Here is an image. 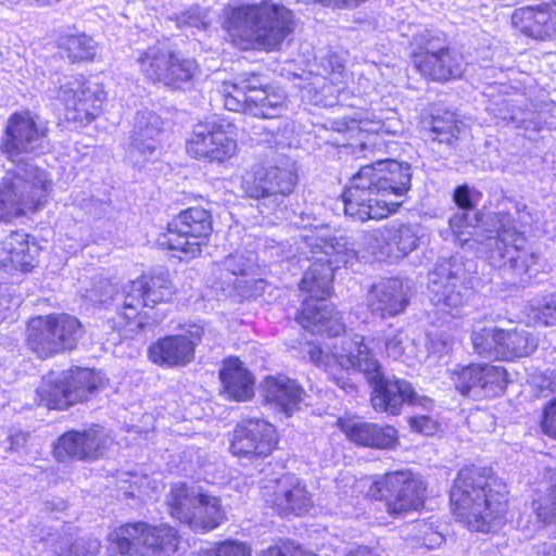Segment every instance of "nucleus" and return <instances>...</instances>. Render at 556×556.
<instances>
[{
  "mask_svg": "<svg viewBox=\"0 0 556 556\" xmlns=\"http://www.w3.org/2000/svg\"><path fill=\"white\" fill-rule=\"evenodd\" d=\"M303 254H312V265L304 274L300 290L308 295L303 301L296 320L312 333L337 337L344 331L342 318L326 298L331 292V281L336 269L352 265L357 252L349 247L348 240L333 236L325 225L314 226L301 235Z\"/></svg>",
  "mask_w": 556,
  "mask_h": 556,
  "instance_id": "f257e3e1",
  "label": "nucleus"
},
{
  "mask_svg": "<svg viewBox=\"0 0 556 556\" xmlns=\"http://www.w3.org/2000/svg\"><path fill=\"white\" fill-rule=\"evenodd\" d=\"M410 181L407 163L380 160L362 166L343 193L345 215L362 223L388 217L404 203Z\"/></svg>",
  "mask_w": 556,
  "mask_h": 556,
  "instance_id": "f03ea898",
  "label": "nucleus"
},
{
  "mask_svg": "<svg viewBox=\"0 0 556 556\" xmlns=\"http://www.w3.org/2000/svg\"><path fill=\"white\" fill-rule=\"evenodd\" d=\"M506 485L484 468L459 470L450 493L456 519L470 530L490 532L504 522Z\"/></svg>",
  "mask_w": 556,
  "mask_h": 556,
  "instance_id": "7ed1b4c3",
  "label": "nucleus"
},
{
  "mask_svg": "<svg viewBox=\"0 0 556 556\" xmlns=\"http://www.w3.org/2000/svg\"><path fill=\"white\" fill-rule=\"evenodd\" d=\"M223 27L241 50L278 51L292 33V13L283 5L262 1L229 10Z\"/></svg>",
  "mask_w": 556,
  "mask_h": 556,
  "instance_id": "20e7f679",
  "label": "nucleus"
},
{
  "mask_svg": "<svg viewBox=\"0 0 556 556\" xmlns=\"http://www.w3.org/2000/svg\"><path fill=\"white\" fill-rule=\"evenodd\" d=\"M496 237L485 242V257L490 265L503 271L514 285L522 283L538 271L539 255L529 247L527 238L509 213L495 216Z\"/></svg>",
  "mask_w": 556,
  "mask_h": 556,
  "instance_id": "39448f33",
  "label": "nucleus"
},
{
  "mask_svg": "<svg viewBox=\"0 0 556 556\" xmlns=\"http://www.w3.org/2000/svg\"><path fill=\"white\" fill-rule=\"evenodd\" d=\"M224 106L232 112H247L255 117L276 118L287 109L283 89L266 83L255 73H242L220 89Z\"/></svg>",
  "mask_w": 556,
  "mask_h": 556,
  "instance_id": "423d86ee",
  "label": "nucleus"
},
{
  "mask_svg": "<svg viewBox=\"0 0 556 556\" xmlns=\"http://www.w3.org/2000/svg\"><path fill=\"white\" fill-rule=\"evenodd\" d=\"M52 190V181L43 169L31 164L18 165L8 174L0 188V220L35 211L46 204Z\"/></svg>",
  "mask_w": 556,
  "mask_h": 556,
  "instance_id": "0eeeda50",
  "label": "nucleus"
},
{
  "mask_svg": "<svg viewBox=\"0 0 556 556\" xmlns=\"http://www.w3.org/2000/svg\"><path fill=\"white\" fill-rule=\"evenodd\" d=\"M166 502L169 514L194 531H212L226 518L219 497L184 483L172 486Z\"/></svg>",
  "mask_w": 556,
  "mask_h": 556,
  "instance_id": "6e6552de",
  "label": "nucleus"
},
{
  "mask_svg": "<svg viewBox=\"0 0 556 556\" xmlns=\"http://www.w3.org/2000/svg\"><path fill=\"white\" fill-rule=\"evenodd\" d=\"M103 382L100 372L76 368L65 372H50L37 389L39 404L50 409H64L89 400Z\"/></svg>",
  "mask_w": 556,
  "mask_h": 556,
  "instance_id": "1a4fd4ad",
  "label": "nucleus"
},
{
  "mask_svg": "<svg viewBox=\"0 0 556 556\" xmlns=\"http://www.w3.org/2000/svg\"><path fill=\"white\" fill-rule=\"evenodd\" d=\"M83 336L80 321L68 314L31 318L26 329L27 346L41 358L73 350Z\"/></svg>",
  "mask_w": 556,
  "mask_h": 556,
  "instance_id": "9d476101",
  "label": "nucleus"
},
{
  "mask_svg": "<svg viewBox=\"0 0 556 556\" xmlns=\"http://www.w3.org/2000/svg\"><path fill=\"white\" fill-rule=\"evenodd\" d=\"M212 231L211 213L202 207H190L168 224L160 243L175 252L180 261H190L201 255Z\"/></svg>",
  "mask_w": 556,
  "mask_h": 556,
  "instance_id": "9b49d317",
  "label": "nucleus"
},
{
  "mask_svg": "<svg viewBox=\"0 0 556 556\" xmlns=\"http://www.w3.org/2000/svg\"><path fill=\"white\" fill-rule=\"evenodd\" d=\"M336 343L332 349L330 345L323 346L309 345L307 353L311 361L332 374V370L340 368L342 370H355L362 372L366 379H372L377 376L380 363L372 354L371 350L361 334L344 336Z\"/></svg>",
  "mask_w": 556,
  "mask_h": 556,
  "instance_id": "f8f14e48",
  "label": "nucleus"
},
{
  "mask_svg": "<svg viewBox=\"0 0 556 556\" xmlns=\"http://www.w3.org/2000/svg\"><path fill=\"white\" fill-rule=\"evenodd\" d=\"M109 541L121 554L168 556L177 551L179 536L173 527L166 525L135 522L123 525L110 532Z\"/></svg>",
  "mask_w": 556,
  "mask_h": 556,
  "instance_id": "ddd939ff",
  "label": "nucleus"
},
{
  "mask_svg": "<svg viewBox=\"0 0 556 556\" xmlns=\"http://www.w3.org/2000/svg\"><path fill=\"white\" fill-rule=\"evenodd\" d=\"M465 269L457 257L438 264L429 274V300L438 312L457 316L468 303L470 289L465 282Z\"/></svg>",
  "mask_w": 556,
  "mask_h": 556,
  "instance_id": "4468645a",
  "label": "nucleus"
},
{
  "mask_svg": "<svg viewBox=\"0 0 556 556\" xmlns=\"http://www.w3.org/2000/svg\"><path fill=\"white\" fill-rule=\"evenodd\" d=\"M137 62L147 78L175 89L189 86L199 72L193 59L180 56L160 45L140 53Z\"/></svg>",
  "mask_w": 556,
  "mask_h": 556,
  "instance_id": "2eb2a0df",
  "label": "nucleus"
},
{
  "mask_svg": "<svg viewBox=\"0 0 556 556\" xmlns=\"http://www.w3.org/2000/svg\"><path fill=\"white\" fill-rule=\"evenodd\" d=\"M368 494L377 500H387L389 514L401 515L424 505L426 485L410 471H394L372 481Z\"/></svg>",
  "mask_w": 556,
  "mask_h": 556,
  "instance_id": "dca6fc26",
  "label": "nucleus"
},
{
  "mask_svg": "<svg viewBox=\"0 0 556 556\" xmlns=\"http://www.w3.org/2000/svg\"><path fill=\"white\" fill-rule=\"evenodd\" d=\"M412 60L414 66L433 80H448L460 77L465 61L460 53L448 48H438L428 30L414 37Z\"/></svg>",
  "mask_w": 556,
  "mask_h": 556,
  "instance_id": "f3484780",
  "label": "nucleus"
},
{
  "mask_svg": "<svg viewBox=\"0 0 556 556\" xmlns=\"http://www.w3.org/2000/svg\"><path fill=\"white\" fill-rule=\"evenodd\" d=\"M176 289L168 274L142 275L129 281L117 295L122 305L121 316L126 324L134 320L141 307H154L172 300Z\"/></svg>",
  "mask_w": 556,
  "mask_h": 556,
  "instance_id": "a211bd4d",
  "label": "nucleus"
},
{
  "mask_svg": "<svg viewBox=\"0 0 556 556\" xmlns=\"http://www.w3.org/2000/svg\"><path fill=\"white\" fill-rule=\"evenodd\" d=\"M298 175L293 163L285 160L279 165L247 174L242 180V189L248 197L264 200L265 205L276 207L283 198L292 193Z\"/></svg>",
  "mask_w": 556,
  "mask_h": 556,
  "instance_id": "6ab92c4d",
  "label": "nucleus"
},
{
  "mask_svg": "<svg viewBox=\"0 0 556 556\" xmlns=\"http://www.w3.org/2000/svg\"><path fill=\"white\" fill-rule=\"evenodd\" d=\"M187 153L199 161L222 164L238 151L236 138L216 122L194 125L186 143Z\"/></svg>",
  "mask_w": 556,
  "mask_h": 556,
  "instance_id": "aec40b11",
  "label": "nucleus"
},
{
  "mask_svg": "<svg viewBox=\"0 0 556 556\" xmlns=\"http://www.w3.org/2000/svg\"><path fill=\"white\" fill-rule=\"evenodd\" d=\"M58 98L64 102L68 121L87 125L102 112L106 93L99 84L75 78L59 88Z\"/></svg>",
  "mask_w": 556,
  "mask_h": 556,
  "instance_id": "412c9836",
  "label": "nucleus"
},
{
  "mask_svg": "<svg viewBox=\"0 0 556 556\" xmlns=\"http://www.w3.org/2000/svg\"><path fill=\"white\" fill-rule=\"evenodd\" d=\"M450 377L459 393L473 399L500 395L507 383L506 370L488 364L456 365Z\"/></svg>",
  "mask_w": 556,
  "mask_h": 556,
  "instance_id": "4be33fe9",
  "label": "nucleus"
},
{
  "mask_svg": "<svg viewBox=\"0 0 556 556\" xmlns=\"http://www.w3.org/2000/svg\"><path fill=\"white\" fill-rule=\"evenodd\" d=\"M371 387V406L376 412H384L391 415H399L404 403L419 405L426 409L432 407L430 399L418 396L412 384L406 380L395 377H384L381 366L377 369V376L367 379Z\"/></svg>",
  "mask_w": 556,
  "mask_h": 556,
  "instance_id": "5701e85b",
  "label": "nucleus"
},
{
  "mask_svg": "<svg viewBox=\"0 0 556 556\" xmlns=\"http://www.w3.org/2000/svg\"><path fill=\"white\" fill-rule=\"evenodd\" d=\"M418 227L412 224H389L363 236L368 254L376 257H404L418 247Z\"/></svg>",
  "mask_w": 556,
  "mask_h": 556,
  "instance_id": "b1692460",
  "label": "nucleus"
},
{
  "mask_svg": "<svg viewBox=\"0 0 556 556\" xmlns=\"http://www.w3.org/2000/svg\"><path fill=\"white\" fill-rule=\"evenodd\" d=\"M278 444L275 427L264 419L248 418L233 430L230 451L235 456L248 459L265 458Z\"/></svg>",
  "mask_w": 556,
  "mask_h": 556,
  "instance_id": "393cba45",
  "label": "nucleus"
},
{
  "mask_svg": "<svg viewBox=\"0 0 556 556\" xmlns=\"http://www.w3.org/2000/svg\"><path fill=\"white\" fill-rule=\"evenodd\" d=\"M327 128L343 134L346 141L343 146L359 148L361 151L375 150L381 144L379 141L380 134L395 135L400 131V123L396 118L382 119H329Z\"/></svg>",
  "mask_w": 556,
  "mask_h": 556,
  "instance_id": "a878e982",
  "label": "nucleus"
},
{
  "mask_svg": "<svg viewBox=\"0 0 556 556\" xmlns=\"http://www.w3.org/2000/svg\"><path fill=\"white\" fill-rule=\"evenodd\" d=\"M47 128L38 123L30 112H17L12 114L7 123L2 138V149L14 157L21 153L35 152L43 147Z\"/></svg>",
  "mask_w": 556,
  "mask_h": 556,
  "instance_id": "bb28decb",
  "label": "nucleus"
},
{
  "mask_svg": "<svg viewBox=\"0 0 556 556\" xmlns=\"http://www.w3.org/2000/svg\"><path fill=\"white\" fill-rule=\"evenodd\" d=\"M110 442V437L99 426L84 431L73 430L59 438L54 455L59 460H93L105 454Z\"/></svg>",
  "mask_w": 556,
  "mask_h": 556,
  "instance_id": "cd10ccee",
  "label": "nucleus"
},
{
  "mask_svg": "<svg viewBox=\"0 0 556 556\" xmlns=\"http://www.w3.org/2000/svg\"><path fill=\"white\" fill-rule=\"evenodd\" d=\"M203 336L200 325H191L180 334L167 336L149 348V358L167 367L186 366L194 358V350Z\"/></svg>",
  "mask_w": 556,
  "mask_h": 556,
  "instance_id": "c85d7f7f",
  "label": "nucleus"
},
{
  "mask_svg": "<svg viewBox=\"0 0 556 556\" xmlns=\"http://www.w3.org/2000/svg\"><path fill=\"white\" fill-rule=\"evenodd\" d=\"M264 498L278 514L302 515L312 507V498L305 485L293 475H283L264 486Z\"/></svg>",
  "mask_w": 556,
  "mask_h": 556,
  "instance_id": "c756f323",
  "label": "nucleus"
},
{
  "mask_svg": "<svg viewBox=\"0 0 556 556\" xmlns=\"http://www.w3.org/2000/svg\"><path fill=\"white\" fill-rule=\"evenodd\" d=\"M349 74L341 60L331 55L324 74H315L302 86V97L315 105H333L338 96L348 87Z\"/></svg>",
  "mask_w": 556,
  "mask_h": 556,
  "instance_id": "7c9ffc66",
  "label": "nucleus"
},
{
  "mask_svg": "<svg viewBox=\"0 0 556 556\" xmlns=\"http://www.w3.org/2000/svg\"><path fill=\"white\" fill-rule=\"evenodd\" d=\"M162 129L163 122L156 113L142 110L136 114L126 148V157L132 165H142L154 153Z\"/></svg>",
  "mask_w": 556,
  "mask_h": 556,
  "instance_id": "2f4dec72",
  "label": "nucleus"
},
{
  "mask_svg": "<svg viewBox=\"0 0 556 556\" xmlns=\"http://www.w3.org/2000/svg\"><path fill=\"white\" fill-rule=\"evenodd\" d=\"M257 257L253 251H236L222 261L213 264L212 271L216 278V285L220 289L239 295H245L248 290L247 277L253 275L257 267Z\"/></svg>",
  "mask_w": 556,
  "mask_h": 556,
  "instance_id": "473e14b6",
  "label": "nucleus"
},
{
  "mask_svg": "<svg viewBox=\"0 0 556 556\" xmlns=\"http://www.w3.org/2000/svg\"><path fill=\"white\" fill-rule=\"evenodd\" d=\"M514 27L534 39L556 36V3H542L518 8L511 15Z\"/></svg>",
  "mask_w": 556,
  "mask_h": 556,
  "instance_id": "72a5a7b5",
  "label": "nucleus"
},
{
  "mask_svg": "<svg viewBox=\"0 0 556 556\" xmlns=\"http://www.w3.org/2000/svg\"><path fill=\"white\" fill-rule=\"evenodd\" d=\"M338 422L349 440L358 445L392 448L397 444V430L392 426L355 419H339Z\"/></svg>",
  "mask_w": 556,
  "mask_h": 556,
  "instance_id": "f704fd0d",
  "label": "nucleus"
},
{
  "mask_svg": "<svg viewBox=\"0 0 556 556\" xmlns=\"http://www.w3.org/2000/svg\"><path fill=\"white\" fill-rule=\"evenodd\" d=\"M262 394L265 402L286 416L293 415L300 409L304 397L303 388L287 376H269L262 383Z\"/></svg>",
  "mask_w": 556,
  "mask_h": 556,
  "instance_id": "c9c22d12",
  "label": "nucleus"
},
{
  "mask_svg": "<svg viewBox=\"0 0 556 556\" xmlns=\"http://www.w3.org/2000/svg\"><path fill=\"white\" fill-rule=\"evenodd\" d=\"M407 304V292L402 280L396 278L378 282L371 288L367 298V305L371 314L381 318L403 313Z\"/></svg>",
  "mask_w": 556,
  "mask_h": 556,
  "instance_id": "e433bc0d",
  "label": "nucleus"
},
{
  "mask_svg": "<svg viewBox=\"0 0 556 556\" xmlns=\"http://www.w3.org/2000/svg\"><path fill=\"white\" fill-rule=\"evenodd\" d=\"M525 99L517 94L515 98L505 100V109L501 112L504 121H509L516 128L522 129L523 135L530 139L544 128L556 127L554 117L548 112L538 110L535 105L523 108Z\"/></svg>",
  "mask_w": 556,
  "mask_h": 556,
  "instance_id": "4c0bfd02",
  "label": "nucleus"
},
{
  "mask_svg": "<svg viewBox=\"0 0 556 556\" xmlns=\"http://www.w3.org/2000/svg\"><path fill=\"white\" fill-rule=\"evenodd\" d=\"M38 247L29 243L28 236L14 231L0 242V267L28 271L34 267Z\"/></svg>",
  "mask_w": 556,
  "mask_h": 556,
  "instance_id": "58836bf2",
  "label": "nucleus"
},
{
  "mask_svg": "<svg viewBox=\"0 0 556 556\" xmlns=\"http://www.w3.org/2000/svg\"><path fill=\"white\" fill-rule=\"evenodd\" d=\"M219 377L229 397L236 401H245L253 395V378L238 358L227 359Z\"/></svg>",
  "mask_w": 556,
  "mask_h": 556,
  "instance_id": "ea45409f",
  "label": "nucleus"
},
{
  "mask_svg": "<svg viewBox=\"0 0 556 556\" xmlns=\"http://www.w3.org/2000/svg\"><path fill=\"white\" fill-rule=\"evenodd\" d=\"M531 506L539 522L556 526V469H548L539 482Z\"/></svg>",
  "mask_w": 556,
  "mask_h": 556,
  "instance_id": "a19ab883",
  "label": "nucleus"
},
{
  "mask_svg": "<svg viewBox=\"0 0 556 556\" xmlns=\"http://www.w3.org/2000/svg\"><path fill=\"white\" fill-rule=\"evenodd\" d=\"M538 346V339L526 330H503L500 358L514 359L529 356Z\"/></svg>",
  "mask_w": 556,
  "mask_h": 556,
  "instance_id": "79ce46f5",
  "label": "nucleus"
},
{
  "mask_svg": "<svg viewBox=\"0 0 556 556\" xmlns=\"http://www.w3.org/2000/svg\"><path fill=\"white\" fill-rule=\"evenodd\" d=\"M58 45L72 62L90 61L97 52L94 40L85 34L62 35Z\"/></svg>",
  "mask_w": 556,
  "mask_h": 556,
  "instance_id": "37998d69",
  "label": "nucleus"
},
{
  "mask_svg": "<svg viewBox=\"0 0 556 556\" xmlns=\"http://www.w3.org/2000/svg\"><path fill=\"white\" fill-rule=\"evenodd\" d=\"M290 548L271 546L264 552L263 556H296V553L289 555ZM200 556H250V548L247 544L237 541H225L214 547L203 551Z\"/></svg>",
  "mask_w": 556,
  "mask_h": 556,
  "instance_id": "c03bdc74",
  "label": "nucleus"
},
{
  "mask_svg": "<svg viewBox=\"0 0 556 556\" xmlns=\"http://www.w3.org/2000/svg\"><path fill=\"white\" fill-rule=\"evenodd\" d=\"M503 330L497 328H482L475 330L471 336L475 351L484 357L500 358Z\"/></svg>",
  "mask_w": 556,
  "mask_h": 556,
  "instance_id": "a18cd8bd",
  "label": "nucleus"
},
{
  "mask_svg": "<svg viewBox=\"0 0 556 556\" xmlns=\"http://www.w3.org/2000/svg\"><path fill=\"white\" fill-rule=\"evenodd\" d=\"M386 353L393 359L405 357L406 361L417 357L415 340L404 330H394L386 337Z\"/></svg>",
  "mask_w": 556,
  "mask_h": 556,
  "instance_id": "49530a36",
  "label": "nucleus"
},
{
  "mask_svg": "<svg viewBox=\"0 0 556 556\" xmlns=\"http://www.w3.org/2000/svg\"><path fill=\"white\" fill-rule=\"evenodd\" d=\"M529 317L544 326H556V294L533 299L528 306Z\"/></svg>",
  "mask_w": 556,
  "mask_h": 556,
  "instance_id": "de8ad7c7",
  "label": "nucleus"
},
{
  "mask_svg": "<svg viewBox=\"0 0 556 556\" xmlns=\"http://www.w3.org/2000/svg\"><path fill=\"white\" fill-rule=\"evenodd\" d=\"M431 139L433 141L452 144L460 134V128L453 116L447 118L433 117L431 122Z\"/></svg>",
  "mask_w": 556,
  "mask_h": 556,
  "instance_id": "09e8293b",
  "label": "nucleus"
},
{
  "mask_svg": "<svg viewBox=\"0 0 556 556\" xmlns=\"http://www.w3.org/2000/svg\"><path fill=\"white\" fill-rule=\"evenodd\" d=\"M450 227L462 247L470 245L476 228L469 219L467 213H457L450 218Z\"/></svg>",
  "mask_w": 556,
  "mask_h": 556,
  "instance_id": "8fccbe9b",
  "label": "nucleus"
},
{
  "mask_svg": "<svg viewBox=\"0 0 556 556\" xmlns=\"http://www.w3.org/2000/svg\"><path fill=\"white\" fill-rule=\"evenodd\" d=\"M176 21L178 27L190 26L205 28L210 24L207 12L200 7H194L182 12L177 16Z\"/></svg>",
  "mask_w": 556,
  "mask_h": 556,
  "instance_id": "3c124183",
  "label": "nucleus"
},
{
  "mask_svg": "<svg viewBox=\"0 0 556 556\" xmlns=\"http://www.w3.org/2000/svg\"><path fill=\"white\" fill-rule=\"evenodd\" d=\"M541 429L546 435L556 439V397L543 409Z\"/></svg>",
  "mask_w": 556,
  "mask_h": 556,
  "instance_id": "603ef678",
  "label": "nucleus"
},
{
  "mask_svg": "<svg viewBox=\"0 0 556 556\" xmlns=\"http://www.w3.org/2000/svg\"><path fill=\"white\" fill-rule=\"evenodd\" d=\"M408 422L413 430L425 435H432L439 429L437 420L427 415L413 416L409 418Z\"/></svg>",
  "mask_w": 556,
  "mask_h": 556,
  "instance_id": "864d4df0",
  "label": "nucleus"
},
{
  "mask_svg": "<svg viewBox=\"0 0 556 556\" xmlns=\"http://www.w3.org/2000/svg\"><path fill=\"white\" fill-rule=\"evenodd\" d=\"M454 202L463 210L468 211L473 207L471 190L467 186H459L454 191Z\"/></svg>",
  "mask_w": 556,
  "mask_h": 556,
  "instance_id": "5fc2aeb1",
  "label": "nucleus"
},
{
  "mask_svg": "<svg viewBox=\"0 0 556 556\" xmlns=\"http://www.w3.org/2000/svg\"><path fill=\"white\" fill-rule=\"evenodd\" d=\"M450 340L446 337L439 336L430 341V350L439 355L446 354L450 350Z\"/></svg>",
  "mask_w": 556,
  "mask_h": 556,
  "instance_id": "6e6d98bb",
  "label": "nucleus"
},
{
  "mask_svg": "<svg viewBox=\"0 0 556 556\" xmlns=\"http://www.w3.org/2000/svg\"><path fill=\"white\" fill-rule=\"evenodd\" d=\"M444 538L440 532L429 531L424 535V544L428 548H433L434 546H439L443 543Z\"/></svg>",
  "mask_w": 556,
  "mask_h": 556,
  "instance_id": "4d7b16f0",
  "label": "nucleus"
},
{
  "mask_svg": "<svg viewBox=\"0 0 556 556\" xmlns=\"http://www.w3.org/2000/svg\"><path fill=\"white\" fill-rule=\"evenodd\" d=\"M332 379L336 381V383L342 390H344L348 393H352V392H354L356 390V387L353 383H350L349 381H346L343 377H336V376H333Z\"/></svg>",
  "mask_w": 556,
  "mask_h": 556,
  "instance_id": "13d9d810",
  "label": "nucleus"
},
{
  "mask_svg": "<svg viewBox=\"0 0 556 556\" xmlns=\"http://www.w3.org/2000/svg\"><path fill=\"white\" fill-rule=\"evenodd\" d=\"M346 556H372V555L366 547L358 546L355 549H351Z\"/></svg>",
  "mask_w": 556,
  "mask_h": 556,
  "instance_id": "bf43d9fd",
  "label": "nucleus"
},
{
  "mask_svg": "<svg viewBox=\"0 0 556 556\" xmlns=\"http://www.w3.org/2000/svg\"><path fill=\"white\" fill-rule=\"evenodd\" d=\"M543 556H556V542L544 545Z\"/></svg>",
  "mask_w": 556,
  "mask_h": 556,
  "instance_id": "052dcab7",
  "label": "nucleus"
},
{
  "mask_svg": "<svg viewBox=\"0 0 556 556\" xmlns=\"http://www.w3.org/2000/svg\"><path fill=\"white\" fill-rule=\"evenodd\" d=\"M92 302H105L106 299L102 294H97L93 291H90V294H86Z\"/></svg>",
  "mask_w": 556,
  "mask_h": 556,
  "instance_id": "680f3d73",
  "label": "nucleus"
},
{
  "mask_svg": "<svg viewBox=\"0 0 556 556\" xmlns=\"http://www.w3.org/2000/svg\"><path fill=\"white\" fill-rule=\"evenodd\" d=\"M551 375H552V377H551V382L548 383V388L552 391H556V369H553Z\"/></svg>",
  "mask_w": 556,
  "mask_h": 556,
  "instance_id": "e2e57ef3",
  "label": "nucleus"
},
{
  "mask_svg": "<svg viewBox=\"0 0 556 556\" xmlns=\"http://www.w3.org/2000/svg\"><path fill=\"white\" fill-rule=\"evenodd\" d=\"M5 318H7V314L0 313V319H5Z\"/></svg>",
  "mask_w": 556,
  "mask_h": 556,
  "instance_id": "0e129e2a",
  "label": "nucleus"
},
{
  "mask_svg": "<svg viewBox=\"0 0 556 556\" xmlns=\"http://www.w3.org/2000/svg\"><path fill=\"white\" fill-rule=\"evenodd\" d=\"M102 285L106 288V287H110V283L106 282V281H103Z\"/></svg>",
  "mask_w": 556,
  "mask_h": 556,
  "instance_id": "69168bd1",
  "label": "nucleus"
}]
</instances>
